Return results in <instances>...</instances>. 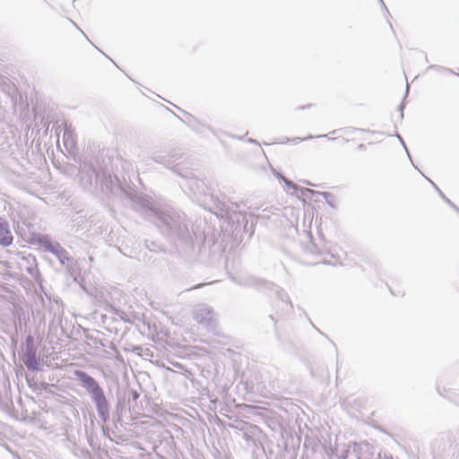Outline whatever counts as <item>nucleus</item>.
<instances>
[{
    "mask_svg": "<svg viewBox=\"0 0 459 459\" xmlns=\"http://www.w3.org/2000/svg\"><path fill=\"white\" fill-rule=\"evenodd\" d=\"M369 136L368 132L354 128L341 130L336 138H341L346 142H352L360 149L364 146V143H371L369 142Z\"/></svg>",
    "mask_w": 459,
    "mask_h": 459,
    "instance_id": "1",
    "label": "nucleus"
},
{
    "mask_svg": "<svg viewBox=\"0 0 459 459\" xmlns=\"http://www.w3.org/2000/svg\"><path fill=\"white\" fill-rule=\"evenodd\" d=\"M13 236L8 222L0 217V246L9 247L13 244Z\"/></svg>",
    "mask_w": 459,
    "mask_h": 459,
    "instance_id": "2",
    "label": "nucleus"
},
{
    "mask_svg": "<svg viewBox=\"0 0 459 459\" xmlns=\"http://www.w3.org/2000/svg\"><path fill=\"white\" fill-rule=\"evenodd\" d=\"M75 376L80 379V381L86 386L88 389H91L93 392H99L100 386L97 382L85 372L77 370L75 371Z\"/></svg>",
    "mask_w": 459,
    "mask_h": 459,
    "instance_id": "3",
    "label": "nucleus"
},
{
    "mask_svg": "<svg viewBox=\"0 0 459 459\" xmlns=\"http://www.w3.org/2000/svg\"><path fill=\"white\" fill-rule=\"evenodd\" d=\"M204 313H206L207 315H210L211 311L210 310H206V309H204V310L200 311V314L197 316V319H198V321L200 323L203 322V320H204V318L202 317Z\"/></svg>",
    "mask_w": 459,
    "mask_h": 459,
    "instance_id": "4",
    "label": "nucleus"
},
{
    "mask_svg": "<svg viewBox=\"0 0 459 459\" xmlns=\"http://www.w3.org/2000/svg\"><path fill=\"white\" fill-rule=\"evenodd\" d=\"M66 137H67V138H71V137H72V135H71V134H64V140H65V138H66Z\"/></svg>",
    "mask_w": 459,
    "mask_h": 459,
    "instance_id": "5",
    "label": "nucleus"
},
{
    "mask_svg": "<svg viewBox=\"0 0 459 459\" xmlns=\"http://www.w3.org/2000/svg\"><path fill=\"white\" fill-rule=\"evenodd\" d=\"M305 192H306V193H308V194H313V193H314V191H313V190H310V189H306V190H305Z\"/></svg>",
    "mask_w": 459,
    "mask_h": 459,
    "instance_id": "6",
    "label": "nucleus"
}]
</instances>
